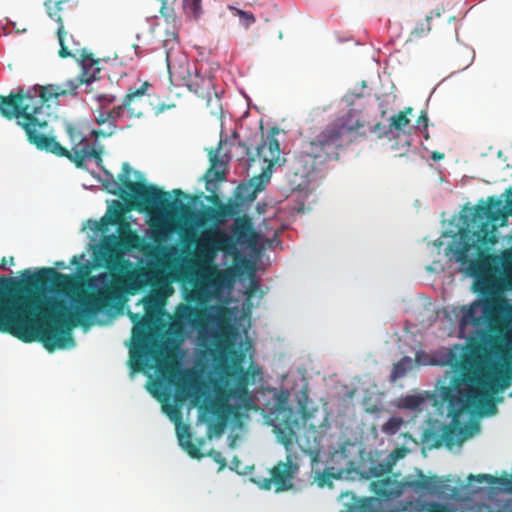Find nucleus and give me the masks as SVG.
Masks as SVG:
<instances>
[{
    "label": "nucleus",
    "mask_w": 512,
    "mask_h": 512,
    "mask_svg": "<svg viewBox=\"0 0 512 512\" xmlns=\"http://www.w3.org/2000/svg\"><path fill=\"white\" fill-rule=\"evenodd\" d=\"M470 385L477 389L478 396L475 400L467 401V405L465 408H467L469 404L478 403L485 409V413L487 415L495 414L497 412V407L493 399V395H495L496 393H491L490 391L487 390V388L483 387L480 384L471 383ZM465 410L466 409H464L462 412H464Z\"/></svg>",
    "instance_id": "4be33fe9"
},
{
    "label": "nucleus",
    "mask_w": 512,
    "mask_h": 512,
    "mask_svg": "<svg viewBox=\"0 0 512 512\" xmlns=\"http://www.w3.org/2000/svg\"><path fill=\"white\" fill-rule=\"evenodd\" d=\"M69 2L70 0H45V7L49 17L58 23L56 33L60 45L58 54L61 58L75 56L73 50H70L66 45L67 31L65 30L63 19L61 17V12L65 9V6L68 5Z\"/></svg>",
    "instance_id": "a211bd4d"
},
{
    "label": "nucleus",
    "mask_w": 512,
    "mask_h": 512,
    "mask_svg": "<svg viewBox=\"0 0 512 512\" xmlns=\"http://www.w3.org/2000/svg\"><path fill=\"white\" fill-rule=\"evenodd\" d=\"M276 134H278V129L276 127L271 128L269 134L262 138L261 144L256 147V156L262 159L267 167L259 176L253 177L248 185L240 184L238 186L241 197L246 200L253 201L269 182L272 168L275 165H282L284 162V159L281 158L279 141L275 138Z\"/></svg>",
    "instance_id": "f8f14e48"
},
{
    "label": "nucleus",
    "mask_w": 512,
    "mask_h": 512,
    "mask_svg": "<svg viewBox=\"0 0 512 512\" xmlns=\"http://www.w3.org/2000/svg\"><path fill=\"white\" fill-rule=\"evenodd\" d=\"M181 446L184 450L189 454L190 457L200 459L203 457V454L200 451V448L192 443L191 439L186 440Z\"/></svg>",
    "instance_id": "2f4dec72"
},
{
    "label": "nucleus",
    "mask_w": 512,
    "mask_h": 512,
    "mask_svg": "<svg viewBox=\"0 0 512 512\" xmlns=\"http://www.w3.org/2000/svg\"><path fill=\"white\" fill-rule=\"evenodd\" d=\"M29 273H30V271H29V270H24V271H23V273H22V275H23V276H25V275H28Z\"/></svg>",
    "instance_id": "603ef678"
},
{
    "label": "nucleus",
    "mask_w": 512,
    "mask_h": 512,
    "mask_svg": "<svg viewBox=\"0 0 512 512\" xmlns=\"http://www.w3.org/2000/svg\"><path fill=\"white\" fill-rule=\"evenodd\" d=\"M183 84L198 97L206 100L207 106H210L214 90L213 80L210 77L201 76L197 71L192 74L187 70V76H183Z\"/></svg>",
    "instance_id": "aec40b11"
},
{
    "label": "nucleus",
    "mask_w": 512,
    "mask_h": 512,
    "mask_svg": "<svg viewBox=\"0 0 512 512\" xmlns=\"http://www.w3.org/2000/svg\"><path fill=\"white\" fill-rule=\"evenodd\" d=\"M201 0H183V9L188 17L198 19L202 13Z\"/></svg>",
    "instance_id": "a878e982"
},
{
    "label": "nucleus",
    "mask_w": 512,
    "mask_h": 512,
    "mask_svg": "<svg viewBox=\"0 0 512 512\" xmlns=\"http://www.w3.org/2000/svg\"><path fill=\"white\" fill-rule=\"evenodd\" d=\"M209 456L216 462L219 464L220 466V469H223L226 467V459L223 457L222 453L220 451H217V450H210L209 452Z\"/></svg>",
    "instance_id": "58836bf2"
},
{
    "label": "nucleus",
    "mask_w": 512,
    "mask_h": 512,
    "mask_svg": "<svg viewBox=\"0 0 512 512\" xmlns=\"http://www.w3.org/2000/svg\"><path fill=\"white\" fill-rule=\"evenodd\" d=\"M206 200L212 204L211 207H221L225 206L226 204L220 199V197L216 193H212L211 195L207 196Z\"/></svg>",
    "instance_id": "ea45409f"
},
{
    "label": "nucleus",
    "mask_w": 512,
    "mask_h": 512,
    "mask_svg": "<svg viewBox=\"0 0 512 512\" xmlns=\"http://www.w3.org/2000/svg\"><path fill=\"white\" fill-rule=\"evenodd\" d=\"M176 424V433L178 440L180 442V445L183 444L186 440L191 439V433L190 428L186 424L175 423Z\"/></svg>",
    "instance_id": "473e14b6"
},
{
    "label": "nucleus",
    "mask_w": 512,
    "mask_h": 512,
    "mask_svg": "<svg viewBox=\"0 0 512 512\" xmlns=\"http://www.w3.org/2000/svg\"><path fill=\"white\" fill-rule=\"evenodd\" d=\"M94 99L99 103V106L105 105V108H107L115 102L116 97L111 94H97L94 96Z\"/></svg>",
    "instance_id": "e433bc0d"
},
{
    "label": "nucleus",
    "mask_w": 512,
    "mask_h": 512,
    "mask_svg": "<svg viewBox=\"0 0 512 512\" xmlns=\"http://www.w3.org/2000/svg\"><path fill=\"white\" fill-rule=\"evenodd\" d=\"M162 409L164 413L167 414V416L174 422V423H180L182 421V413L180 409V404H171L164 402L162 404Z\"/></svg>",
    "instance_id": "bb28decb"
},
{
    "label": "nucleus",
    "mask_w": 512,
    "mask_h": 512,
    "mask_svg": "<svg viewBox=\"0 0 512 512\" xmlns=\"http://www.w3.org/2000/svg\"><path fill=\"white\" fill-rule=\"evenodd\" d=\"M36 114V117H26L27 120L16 122L24 130L30 144H33L39 150L67 158L77 168H85L86 161L90 159H94L96 164L101 166L103 146L90 143L76 124H65V131L71 146L69 150L62 146L55 136L50 135V113H40L38 111Z\"/></svg>",
    "instance_id": "423d86ee"
},
{
    "label": "nucleus",
    "mask_w": 512,
    "mask_h": 512,
    "mask_svg": "<svg viewBox=\"0 0 512 512\" xmlns=\"http://www.w3.org/2000/svg\"><path fill=\"white\" fill-rule=\"evenodd\" d=\"M162 5L160 8L161 16L166 20V22H174L175 21V12L170 0L161 1Z\"/></svg>",
    "instance_id": "c756f323"
},
{
    "label": "nucleus",
    "mask_w": 512,
    "mask_h": 512,
    "mask_svg": "<svg viewBox=\"0 0 512 512\" xmlns=\"http://www.w3.org/2000/svg\"><path fill=\"white\" fill-rule=\"evenodd\" d=\"M369 131L375 134L379 139L388 136L392 132L390 125L387 127L381 122H377L372 127H370Z\"/></svg>",
    "instance_id": "72a5a7b5"
},
{
    "label": "nucleus",
    "mask_w": 512,
    "mask_h": 512,
    "mask_svg": "<svg viewBox=\"0 0 512 512\" xmlns=\"http://www.w3.org/2000/svg\"><path fill=\"white\" fill-rule=\"evenodd\" d=\"M416 506L418 507L416 512H457L456 509L436 501H417Z\"/></svg>",
    "instance_id": "b1692460"
},
{
    "label": "nucleus",
    "mask_w": 512,
    "mask_h": 512,
    "mask_svg": "<svg viewBox=\"0 0 512 512\" xmlns=\"http://www.w3.org/2000/svg\"><path fill=\"white\" fill-rule=\"evenodd\" d=\"M309 417L304 415V431L299 437L292 426L286 425L283 429H277V437L279 441L285 446L287 450L291 448L293 442L296 441L303 452L310 455L312 458H317L324 450L325 442L327 440V433L330 425L327 420L315 425L309 422Z\"/></svg>",
    "instance_id": "4468645a"
},
{
    "label": "nucleus",
    "mask_w": 512,
    "mask_h": 512,
    "mask_svg": "<svg viewBox=\"0 0 512 512\" xmlns=\"http://www.w3.org/2000/svg\"><path fill=\"white\" fill-rule=\"evenodd\" d=\"M511 380L512 373L509 374L502 368L483 372L463 366L460 374L454 375L448 386L440 388V397L447 404L449 414L456 418L465 409L467 401L475 400L478 396L477 389L471 383L480 384L491 393H499L510 386Z\"/></svg>",
    "instance_id": "6e6552de"
},
{
    "label": "nucleus",
    "mask_w": 512,
    "mask_h": 512,
    "mask_svg": "<svg viewBox=\"0 0 512 512\" xmlns=\"http://www.w3.org/2000/svg\"><path fill=\"white\" fill-rule=\"evenodd\" d=\"M108 114H106V117H108V127L106 129H94L91 131V135L95 138H106L109 136H112L117 129V121L121 119L126 114V108L123 107V102L115 106L112 109L107 110Z\"/></svg>",
    "instance_id": "412c9836"
},
{
    "label": "nucleus",
    "mask_w": 512,
    "mask_h": 512,
    "mask_svg": "<svg viewBox=\"0 0 512 512\" xmlns=\"http://www.w3.org/2000/svg\"><path fill=\"white\" fill-rule=\"evenodd\" d=\"M424 399L418 395H408L403 399V406L408 409H418L423 403Z\"/></svg>",
    "instance_id": "7c9ffc66"
},
{
    "label": "nucleus",
    "mask_w": 512,
    "mask_h": 512,
    "mask_svg": "<svg viewBox=\"0 0 512 512\" xmlns=\"http://www.w3.org/2000/svg\"><path fill=\"white\" fill-rule=\"evenodd\" d=\"M13 262H14V258H13V257H11V258H10V260H8V263L13 264Z\"/></svg>",
    "instance_id": "5fc2aeb1"
},
{
    "label": "nucleus",
    "mask_w": 512,
    "mask_h": 512,
    "mask_svg": "<svg viewBox=\"0 0 512 512\" xmlns=\"http://www.w3.org/2000/svg\"><path fill=\"white\" fill-rule=\"evenodd\" d=\"M297 469V465L291 461L278 462L271 470V478L264 479L261 487L269 490L274 483L277 492L288 490L292 487L291 479Z\"/></svg>",
    "instance_id": "6ab92c4d"
},
{
    "label": "nucleus",
    "mask_w": 512,
    "mask_h": 512,
    "mask_svg": "<svg viewBox=\"0 0 512 512\" xmlns=\"http://www.w3.org/2000/svg\"><path fill=\"white\" fill-rule=\"evenodd\" d=\"M465 214L471 221H480V233L484 240H490L487 236L497 227L507 224L509 216H512V187L506 190V205H503L501 198L489 196L486 201L481 200L476 206L468 209Z\"/></svg>",
    "instance_id": "ddd939ff"
},
{
    "label": "nucleus",
    "mask_w": 512,
    "mask_h": 512,
    "mask_svg": "<svg viewBox=\"0 0 512 512\" xmlns=\"http://www.w3.org/2000/svg\"><path fill=\"white\" fill-rule=\"evenodd\" d=\"M123 215L121 211L115 210L113 216L110 218V223L113 225L121 224ZM120 229H122V225H120Z\"/></svg>",
    "instance_id": "c03bdc74"
},
{
    "label": "nucleus",
    "mask_w": 512,
    "mask_h": 512,
    "mask_svg": "<svg viewBox=\"0 0 512 512\" xmlns=\"http://www.w3.org/2000/svg\"><path fill=\"white\" fill-rule=\"evenodd\" d=\"M69 39L70 41H68V34L66 35V45L68 46V48L70 50H73L75 56H72L73 58H76L77 57V54L80 55L81 51L79 48H78V44L74 41L73 37L70 35L69 36Z\"/></svg>",
    "instance_id": "a19ab883"
},
{
    "label": "nucleus",
    "mask_w": 512,
    "mask_h": 512,
    "mask_svg": "<svg viewBox=\"0 0 512 512\" xmlns=\"http://www.w3.org/2000/svg\"><path fill=\"white\" fill-rule=\"evenodd\" d=\"M472 478H474L473 475H470L468 477L469 480H471ZM475 478L477 479V481L479 483H482V482L486 481L488 483L493 484V483H495V480H496L495 477H493L492 475H489V474H479V475L475 476Z\"/></svg>",
    "instance_id": "79ce46f5"
},
{
    "label": "nucleus",
    "mask_w": 512,
    "mask_h": 512,
    "mask_svg": "<svg viewBox=\"0 0 512 512\" xmlns=\"http://www.w3.org/2000/svg\"><path fill=\"white\" fill-rule=\"evenodd\" d=\"M464 227L459 231L455 259L467 275L474 278L472 289L481 296L469 305L453 307L462 332L467 327L487 329L493 334L495 348H512V307L503 293L512 291V248L499 255L486 254L484 249L497 242L496 230L489 232L490 240L482 239L480 221L461 216Z\"/></svg>",
    "instance_id": "7ed1b4c3"
},
{
    "label": "nucleus",
    "mask_w": 512,
    "mask_h": 512,
    "mask_svg": "<svg viewBox=\"0 0 512 512\" xmlns=\"http://www.w3.org/2000/svg\"><path fill=\"white\" fill-rule=\"evenodd\" d=\"M137 239H138V236L134 232L128 230L127 241L129 242V244L131 246H134L133 242L136 241Z\"/></svg>",
    "instance_id": "a18cd8bd"
},
{
    "label": "nucleus",
    "mask_w": 512,
    "mask_h": 512,
    "mask_svg": "<svg viewBox=\"0 0 512 512\" xmlns=\"http://www.w3.org/2000/svg\"><path fill=\"white\" fill-rule=\"evenodd\" d=\"M227 312V308L220 305L198 308L188 304L181 305L176 311L179 321L199 329L200 332L208 323L219 327L218 331L211 333L215 348L221 355L229 356L232 362L230 366H224V377L214 386L216 400L211 403L210 410L220 419H225L227 414L236 415L241 409H257L249 385L262 376V369L256 364L243 367L246 353L236 349L230 339L231 327L226 322Z\"/></svg>",
    "instance_id": "20e7f679"
},
{
    "label": "nucleus",
    "mask_w": 512,
    "mask_h": 512,
    "mask_svg": "<svg viewBox=\"0 0 512 512\" xmlns=\"http://www.w3.org/2000/svg\"><path fill=\"white\" fill-rule=\"evenodd\" d=\"M428 117L426 112H422L421 115L417 119V127L419 129L427 130L428 128Z\"/></svg>",
    "instance_id": "37998d69"
},
{
    "label": "nucleus",
    "mask_w": 512,
    "mask_h": 512,
    "mask_svg": "<svg viewBox=\"0 0 512 512\" xmlns=\"http://www.w3.org/2000/svg\"><path fill=\"white\" fill-rule=\"evenodd\" d=\"M103 257L105 267L112 275L113 284L91 293L81 291L78 285L72 296H68L75 305L74 313L69 309L72 328L76 322L90 319L110 307L119 299L121 293L135 295L150 288V293L142 300L145 314L140 316L138 313L129 312V317L134 323L133 335L143 342L142 345H145L148 344L145 340L155 323L156 315L165 304L167 297L174 292L173 282L189 283L193 288L191 297L197 303H206L220 298L219 293L208 283L196 265L192 264L191 259L174 264L169 271H166L162 263L152 261L144 266L133 267L131 261L124 259L121 254L112 249L105 251ZM142 347L140 351L131 352L132 359L137 357Z\"/></svg>",
    "instance_id": "f257e3e1"
},
{
    "label": "nucleus",
    "mask_w": 512,
    "mask_h": 512,
    "mask_svg": "<svg viewBox=\"0 0 512 512\" xmlns=\"http://www.w3.org/2000/svg\"><path fill=\"white\" fill-rule=\"evenodd\" d=\"M85 81L88 80L78 76L61 84L40 86L39 91L36 87L26 92L23 88H18L16 92H11L7 96L0 95V114L8 120L15 119L16 122H21L27 120L26 117H36L38 111L47 113L44 109L46 102L52 98L76 95L77 89Z\"/></svg>",
    "instance_id": "1a4fd4ad"
},
{
    "label": "nucleus",
    "mask_w": 512,
    "mask_h": 512,
    "mask_svg": "<svg viewBox=\"0 0 512 512\" xmlns=\"http://www.w3.org/2000/svg\"><path fill=\"white\" fill-rule=\"evenodd\" d=\"M238 213V204L233 200L226 202L225 206L221 207H205L193 215V224L196 227L204 228L209 224L217 228L226 223L228 218L235 216Z\"/></svg>",
    "instance_id": "2eb2a0df"
},
{
    "label": "nucleus",
    "mask_w": 512,
    "mask_h": 512,
    "mask_svg": "<svg viewBox=\"0 0 512 512\" xmlns=\"http://www.w3.org/2000/svg\"><path fill=\"white\" fill-rule=\"evenodd\" d=\"M0 269H4V270L6 269V259H5V257L2 258V261L0 263Z\"/></svg>",
    "instance_id": "8fccbe9b"
},
{
    "label": "nucleus",
    "mask_w": 512,
    "mask_h": 512,
    "mask_svg": "<svg viewBox=\"0 0 512 512\" xmlns=\"http://www.w3.org/2000/svg\"><path fill=\"white\" fill-rule=\"evenodd\" d=\"M223 425H219V430L222 431Z\"/></svg>",
    "instance_id": "6e6d98bb"
},
{
    "label": "nucleus",
    "mask_w": 512,
    "mask_h": 512,
    "mask_svg": "<svg viewBox=\"0 0 512 512\" xmlns=\"http://www.w3.org/2000/svg\"><path fill=\"white\" fill-rule=\"evenodd\" d=\"M78 280L51 267L40 268L22 281L0 278V332L19 340L38 341L49 352L72 348V322L65 300L48 296H72Z\"/></svg>",
    "instance_id": "f03ea898"
},
{
    "label": "nucleus",
    "mask_w": 512,
    "mask_h": 512,
    "mask_svg": "<svg viewBox=\"0 0 512 512\" xmlns=\"http://www.w3.org/2000/svg\"><path fill=\"white\" fill-rule=\"evenodd\" d=\"M142 358H150L155 362L159 376L169 385L175 387V402L180 405L185 403L191 395L192 378L190 373L180 371L178 362L168 357L164 347L157 342L143 345L142 351L131 362V368L134 371L142 369V364L138 361Z\"/></svg>",
    "instance_id": "9b49d317"
},
{
    "label": "nucleus",
    "mask_w": 512,
    "mask_h": 512,
    "mask_svg": "<svg viewBox=\"0 0 512 512\" xmlns=\"http://www.w3.org/2000/svg\"><path fill=\"white\" fill-rule=\"evenodd\" d=\"M149 87L150 84L144 82L139 88L128 90L122 100L128 118H142L153 110L150 95L147 93Z\"/></svg>",
    "instance_id": "dca6fc26"
},
{
    "label": "nucleus",
    "mask_w": 512,
    "mask_h": 512,
    "mask_svg": "<svg viewBox=\"0 0 512 512\" xmlns=\"http://www.w3.org/2000/svg\"><path fill=\"white\" fill-rule=\"evenodd\" d=\"M403 489L416 493L440 494L444 492V483L437 475L426 476L421 469L415 470V478L406 476L401 482Z\"/></svg>",
    "instance_id": "f3484780"
},
{
    "label": "nucleus",
    "mask_w": 512,
    "mask_h": 512,
    "mask_svg": "<svg viewBox=\"0 0 512 512\" xmlns=\"http://www.w3.org/2000/svg\"><path fill=\"white\" fill-rule=\"evenodd\" d=\"M173 193H174L175 195H177V196H179V195H182V194H183V193H182V191H181L180 189H175V190H173Z\"/></svg>",
    "instance_id": "3c124183"
},
{
    "label": "nucleus",
    "mask_w": 512,
    "mask_h": 512,
    "mask_svg": "<svg viewBox=\"0 0 512 512\" xmlns=\"http://www.w3.org/2000/svg\"><path fill=\"white\" fill-rule=\"evenodd\" d=\"M509 396L512 397V391L510 392Z\"/></svg>",
    "instance_id": "4d7b16f0"
},
{
    "label": "nucleus",
    "mask_w": 512,
    "mask_h": 512,
    "mask_svg": "<svg viewBox=\"0 0 512 512\" xmlns=\"http://www.w3.org/2000/svg\"><path fill=\"white\" fill-rule=\"evenodd\" d=\"M443 157H444L443 153L434 152L432 154V159L435 160V161H439V160L443 159Z\"/></svg>",
    "instance_id": "de8ad7c7"
},
{
    "label": "nucleus",
    "mask_w": 512,
    "mask_h": 512,
    "mask_svg": "<svg viewBox=\"0 0 512 512\" xmlns=\"http://www.w3.org/2000/svg\"><path fill=\"white\" fill-rule=\"evenodd\" d=\"M209 160H210V163H211V167L209 168V170L207 171L206 176H205L206 177L207 185H209V183L212 181V179L210 178L211 175H213L214 179H216V180H223L224 179V173L223 172L214 171V168L220 163V160H219V157H218L217 153L214 152V151H210V153H209ZM206 189L210 190L209 186H206Z\"/></svg>",
    "instance_id": "393cba45"
},
{
    "label": "nucleus",
    "mask_w": 512,
    "mask_h": 512,
    "mask_svg": "<svg viewBox=\"0 0 512 512\" xmlns=\"http://www.w3.org/2000/svg\"><path fill=\"white\" fill-rule=\"evenodd\" d=\"M13 262H14V258H13V257H11V258H10V260H8V263L13 264Z\"/></svg>",
    "instance_id": "864d4df0"
},
{
    "label": "nucleus",
    "mask_w": 512,
    "mask_h": 512,
    "mask_svg": "<svg viewBox=\"0 0 512 512\" xmlns=\"http://www.w3.org/2000/svg\"><path fill=\"white\" fill-rule=\"evenodd\" d=\"M80 61L82 65V73L79 75L80 78H85L88 81L84 83H91L96 79V75L100 72L99 60H96L89 54L85 49H82L80 53Z\"/></svg>",
    "instance_id": "5701e85b"
},
{
    "label": "nucleus",
    "mask_w": 512,
    "mask_h": 512,
    "mask_svg": "<svg viewBox=\"0 0 512 512\" xmlns=\"http://www.w3.org/2000/svg\"><path fill=\"white\" fill-rule=\"evenodd\" d=\"M95 112L97 113L95 116V121L98 125L107 124L108 125V117H106V114H108V111L105 108V105L99 106Z\"/></svg>",
    "instance_id": "4c0bfd02"
},
{
    "label": "nucleus",
    "mask_w": 512,
    "mask_h": 512,
    "mask_svg": "<svg viewBox=\"0 0 512 512\" xmlns=\"http://www.w3.org/2000/svg\"><path fill=\"white\" fill-rule=\"evenodd\" d=\"M132 168L129 163L122 165V171L118 175V180L113 175L105 171L107 178L103 185L112 194H119L128 202L131 208L138 211H156L171 207L172 201L167 192L159 189L152 184H146L143 181L134 182L131 180Z\"/></svg>",
    "instance_id": "9d476101"
},
{
    "label": "nucleus",
    "mask_w": 512,
    "mask_h": 512,
    "mask_svg": "<svg viewBox=\"0 0 512 512\" xmlns=\"http://www.w3.org/2000/svg\"><path fill=\"white\" fill-rule=\"evenodd\" d=\"M456 431L451 427H446L443 431L442 438L445 441L446 445L451 447L456 442Z\"/></svg>",
    "instance_id": "f704fd0d"
},
{
    "label": "nucleus",
    "mask_w": 512,
    "mask_h": 512,
    "mask_svg": "<svg viewBox=\"0 0 512 512\" xmlns=\"http://www.w3.org/2000/svg\"><path fill=\"white\" fill-rule=\"evenodd\" d=\"M366 122L355 118L353 110L327 125L315 137L302 143L298 161L306 173L329 160L339 159V150L367 136Z\"/></svg>",
    "instance_id": "0eeeda50"
},
{
    "label": "nucleus",
    "mask_w": 512,
    "mask_h": 512,
    "mask_svg": "<svg viewBox=\"0 0 512 512\" xmlns=\"http://www.w3.org/2000/svg\"><path fill=\"white\" fill-rule=\"evenodd\" d=\"M390 129L404 131V129L409 126L410 120L406 117L405 113H398L391 117L390 119Z\"/></svg>",
    "instance_id": "c85d7f7f"
},
{
    "label": "nucleus",
    "mask_w": 512,
    "mask_h": 512,
    "mask_svg": "<svg viewBox=\"0 0 512 512\" xmlns=\"http://www.w3.org/2000/svg\"><path fill=\"white\" fill-rule=\"evenodd\" d=\"M402 425L400 418L392 417L384 425L383 430L390 433H395Z\"/></svg>",
    "instance_id": "c9c22d12"
},
{
    "label": "nucleus",
    "mask_w": 512,
    "mask_h": 512,
    "mask_svg": "<svg viewBox=\"0 0 512 512\" xmlns=\"http://www.w3.org/2000/svg\"><path fill=\"white\" fill-rule=\"evenodd\" d=\"M166 235H167V232L164 229H158L154 233L155 238H160V239H164L166 237Z\"/></svg>",
    "instance_id": "49530a36"
},
{
    "label": "nucleus",
    "mask_w": 512,
    "mask_h": 512,
    "mask_svg": "<svg viewBox=\"0 0 512 512\" xmlns=\"http://www.w3.org/2000/svg\"><path fill=\"white\" fill-rule=\"evenodd\" d=\"M230 231L231 235L219 228L204 230L196 241V251L191 258L192 264L196 265L220 296L225 289L232 287L234 273L231 268H218L215 264L218 253L236 257L239 255L238 244H249L255 238L252 219L247 215L236 217Z\"/></svg>",
    "instance_id": "39448f33"
},
{
    "label": "nucleus",
    "mask_w": 512,
    "mask_h": 512,
    "mask_svg": "<svg viewBox=\"0 0 512 512\" xmlns=\"http://www.w3.org/2000/svg\"><path fill=\"white\" fill-rule=\"evenodd\" d=\"M412 111H413L412 107H407V108H405L404 111H400V113H405V115L407 116L408 114H411Z\"/></svg>",
    "instance_id": "09e8293b"
},
{
    "label": "nucleus",
    "mask_w": 512,
    "mask_h": 512,
    "mask_svg": "<svg viewBox=\"0 0 512 512\" xmlns=\"http://www.w3.org/2000/svg\"><path fill=\"white\" fill-rule=\"evenodd\" d=\"M410 368L411 359L408 357H404L393 366L391 377L393 379L401 378L406 374L407 370Z\"/></svg>",
    "instance_id": "cd10ccee"
}]
</instances>
